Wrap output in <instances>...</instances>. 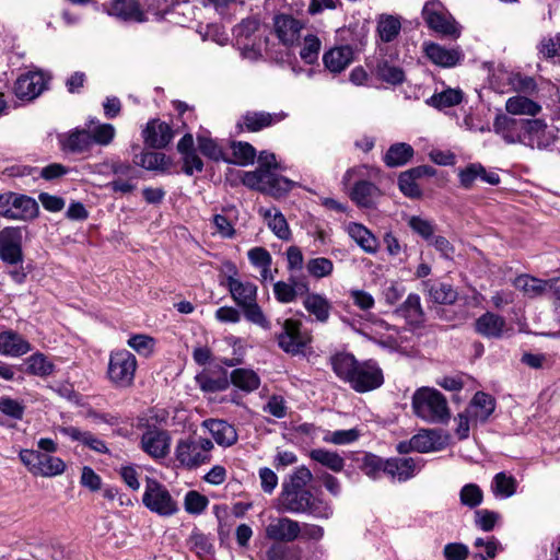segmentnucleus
Wrapping results in <instances>:
<instances>
[{
	"instance_id": "nucleus-1",
	"label": "nucleus",
	"mask_w": 560,
	"mask_h": 560,
	"mask_svg": "<svg viewBox=\"0 0 560 560\" xmlns=\"http://www.w3.org/2000/svg\"><path fill=\"white\" fill-rule=\"evenodd\" d=\"M331 369L357 393H366L384 383L383 371L374 360L358 361L351 353L339 352L330 358Z\"/></svg>"
},
{
	"instance_id": "nucleus-2",
	"label": "nucleus",
	"mask_w": 560,
	"mask_h": 560,
	"mask_svg": "<svg viewBox=\"0 0 560 560\" xmlns=\"http://www.w3.org/2000/svg\"><path fill=\"white\" fill-rule=\"evenodd\" d=\"M415 413L430 423H444L450 417L446 398L436 389L423 387L412 396Z\"/></svg>"
},
{
	"instance_id": "nucleus-3",
	"label": "nucleus",
	"mask_w": 560,
	"mask_h": 560,
	"mask_svg": "<svg viewBox=\"0 0 560 560\" xmlns=\"http://www.w3.org/2000/svg\"><path fill=\"white\" fill-rule=\"evenodd\" d=\"M368 167L359 165L347 170L343 174L341 184L347 189L351 183L353 185L349 190L350 199L360 208H372L381 196L380 188L370 180L364 179Z\"/></svg>"
},
{
	"instance_id": "nucleus-4",
	"label": "nucleus",
	"mask_w": 560,
	"mask_h": 560,
	"mask_svg": "<svg viewBox=\"0 0 560 560\" xmlns=\"http://www.w3.org/2000/svg\"><path fill=\"white\" fill-rule=\"evenodd\" d=\"M242 183L250 189H256L273 197H281L295 185L284 176L277 175L264 167L244 172Z\"/></svg>"
},
{
	"instance_id": "nucleus-5",
	"label": "nucleus",
	"mask_w": 560,
	"mask_h": 560,
	"mask_svg": "<svg viewBox=\"0 0 560 560\" xmlns=\"http://www.w3.org/2000/svg\"><path fill=\"white\" fill-rule=\"evenodd\" d=\"M213 443L206 438L189 436L179 440L175 448L176 460L184 467L196 468L211 459Z\"/></svg>"
},
{
	"instance_id": "nucleus-6",
	"label": "nucleus",
	"mask_w": 560,
	"mask_h": 560,
	"mask_svg": "<svg viewBox=\"0 0 560 560\" xmlns=\"http://www.w3.org/2000/svg\"><path fill=\"white\" fill-rule=\"evenodd\" d=\"M143 505L160 516H171L178 511L177 502L166 487L153 478H147L142 495Z\"/></svg>"
},
{
	"instance_id": "nucleus-7",
	"label": "nucleus",
	"mask_w": 560,
	"mask_h": 560,
	"mask_svg": "<svg viewBox=\"0 0 560 560\" xmlns=\"http://www.w3.org/2000/svg\"><path fill=\"white\" fill-rule=\"evenodd\" d=\"M137 359L128 350L113 351L109 355L107 375L118 388H127L133 384L137 371Z\"/></svg>"
},
{
	"instance_id": "nucleus-8",
	"label": "nucleus",
	"mask_w": 560,
	"mask_h": 560,
	"mask_svg": "<svg viewBox=\"0 0 560 560\" xmlns=\"http://www.w3.org/2000/svg\"><path fill=\"white\" fill-rule=\"evenodd\" d=\"M19 457L34 476L55 477L61 475L66 469V464L61 458L39 451L22 450Z\"/></svg>"
},
{
	"instance_id": "nucleus-9",
	"label": "nucleus",
	"mask_w": 560,
	"mask_h": 560,
	"mask_svg": "<svg viewBox=\"0 0 560 560\" xmlns=\"http://www.w3.org/2000/svg\"><path fill=\"white\" fill-rule=\"evenodd\" d=\"M301 322L288 318L282 324V330L277 335L278 346L287 353L299 354L311 342V337L301 330Z\"/></svg>"
},
{
	"instance_id": "nucleus-10",
	"label": "nucleus",
	"mask_w": 560,
	"mask_h": 560,
	"mask_svg": "<svg viewBox=\"0 0 560 560\" xmlns=\"http://www.w3.org/2000/svg\"><path fill=\"white\" fill-rule=\"evenodd\" d=\"M22 229L8 226L0 231V259L8 266L23 264Z\"/></svg>"
},
{
	"instance_id": "nucleus-11",
	"label": "nucleus",
	"mask_w": 560,
	"mask_h": 560,
	"mask_svg": "<svg viewBox=\"0 0 560 560\" xmlns=\"http://www.w3.org/2000/svg\"><path fill=\"white\" fill-rule=\"evenodd\" d=\"M422 16L433 31L444 35L458 36L454 19L440 1L427 2L422 9Z\"/></svg>"
},
{
	"instance_id": "nucleus-12",
	"label": "nucleus",
	"mask_w": 560,
	"mask_h": 560,
	"mask_svg": "<svg viewBox=\"0 0 560 560\" xmlns=\"http://www.w3.org/2000/svg\"><path fill=\"white\" fill-rule=\"evenodd\" d=\"M556 141V131L541 119H526L522 142L530 148L546 149Z\"/></svg>"
},
{
	"instance_id": "nucleus-13",
	"label": "nucleus",
	"mask_w": 560,
	"mask_h": 560,
	"mask_svg": "<svg viewBox=\"0 0 560 560\" xmlns=\"http://www.w3.org/2000/svg\"><path fill=\"white\" fill-rule=\"evenodd\" d=\"M312 492L306 489H291L282 486L276 509L281 513L303 514L310 508Z\"/></svg>"
},
{
	"instance_id": "nucleus-14",
	"label": "nucleus",
	"mask_w": 560,
	"mask_h": 560,
	"mask_svg": "<svg viewBox=\"0 0 560 560\" xmlns=\"http://www.w3.org/2000/svg\"><path fill=\"white\" fill-rule=\"evenodd\" d=\"M301 524L290 517L271 518L265 528L266 538L276 542H292L300 537Z\"/></svg>"
},
{
	"instance_id": "nucleus-15",
	"label": "nucleus",
	"mask_w": 560,
	"mask_h": 560,
	"mask_svg": "<svg viewBox=\"0 0 560 560\" xmlns=\"http://www.w3.org/2000/svg\"><path fill=\"white\" fill-rule=\"evenodd\" d=\"M475 331L487 339H501L510 336L512 328L506 320L492 312H486L475 322Z\"/></svg>"
},
{
	"instance_id": "nucleus-16",
	"label": "nucleus",
	"mask_w": 560,
	"mask_h": 560,
	"mask_svg": "<svg viewBox=\"0 0 560 560\" xmlns=\"http://www.w3.org/2000/svg\"><path fill=\"white\" fill-rule=\"evenodd\" d=\"M170 442L166 431L149 427L141 436V448L153 458H164L170 452Z\"/></svg>"
},
{
	"instance_id": "nucleus-17",
	"label": "nucleus",
	"mask_w": 560,
	"mask_h": 560,
	"mask_svg": "<svg viewBox=\"0 0 560 560\" xmlns=\"http://www.w3.org/2000/svg\"><path fill=\"white\" fill-rule=\"evenodd\" d=\"M526 119H516L505 114H499L493 121V131L509 143H521Z\"/></svg>"
},
{
	"instance_id": "nucleus-18",
	"label": "nucleus",
	"mask_w": 560,
	"mask_h": 560,
	"mask_svg": "<svg viewBox=\"0 0 560 560\" xmlns=\"http://www.w3.org/2000/svg\"><path fill=\"white\" fill-rule=\"evenodd\" d=\"M434 171L430 166L421 165L402 172L398 177L400 191L409 198L419 199L422 197V189L417 180L423 176H432Z\"/></svg>"
},
{
	"instance_id": "nucleus-19",
	"label": "nucleus",
	"mask_w": 560,
	"mask_h": 560,
	"mask_svg": "<svg viewBox=\"0 0 560 560\" xmlns=\"http://www.w3.org/2000/svg\"><path fill=\"white\" fill-rule=\"evenodd\" d=\"M275 32L279 40L287 46L294 45L303 30V23L288 14H280L273 21Z\"/></svg>"
},
{
	"instance_id": "nucleus-20",
	"label": "nucleus",
	"mask_w": 560,
	"mask_h": 560,
	"mask_svg": "<svg viewBox=\"0 0 560 560\" xmlns=\"http://www.w3.org/2000/svg\"><path fill=\"white\" fill-rule=\"evenodd\" d=\"M46 81L42 72H28L18 78L14 93L21 100H33L45 89Z\"/></svg>"
},
{
	"instance_id": "nucleus-21",
	"label": "nucleus",
	"mask_w": 560,
	"mask_h": 560,
	"mask_svg": "<svg viewBox=\"0 0 560 560\" xmlns=\"http://www.w3.org/2000/svg\"><path fill=\"white\" fill-rule=\"evenodd\" d=\"M422 458H390L384 463V472L399 481H406L422 467Z\"/></svg>"
},
{
	"instance_id": "nucleus-22",
	"label": "nucleus",
	"mask_w": 560,
	"mask_h": 560,
	"mask_svg": "<svg viewBox=\"0 0 560 560\" xmlns=\"http://www.w3.org/2000/svg\"><path fill=\"white\" fill-rule=\"evenodd\" d=\"M284 117L285 115L282 113L270 114L267 112H246L237 122V127L242 130L246 129L250 132H257L281 121Z\"/></svg>"
},
{
	"instance_id": "nucleus-23",
	"label": "nucleus",
	"mask_w": 560,
	"mask_h": 560,
	"mask_svg": "<svg viewBox=\"0 0 560 560\" xmlns=\"http://www.w3.org/2000/svg\"><path fill=\"white\" fill-rule=\"evenodd\" d=\"M106 12L122 21L141 23L147 20L144 12L136 0H113L106 7Z\"/></svg>"
},
{
	"instance_id": "nucleus-24",
	"label": "nucleus",
	"mask_w": 560,
	"mask_h": 560,
	"mask_svg": "<svg viewBox=\"0 0 560 560\" xmlns=\"http://www.w3.org/2000/svg\"><path fill=\"white\" fill-rule=\"evenodd\" d=\"M353 55L351 46H337L323 55V62L331 73H340L353 61Z\"/></svg>"
},
{
	"instance_id": "nucleus-25",
	"label": "nucleus",
	"mask_w": 560,
	"mask_h": 560,
	"mask_svg": "<svg viewBox=\"0 0 560 560\" xmlns=\"http://www.w3.org/2000/svg\"><path fill=\"white\" fill-rule=\"evenodd\" d=\"M142 136L145 144L151 148L161 149L171 142L173 132L167 124L159 120H151L147 124V127L142 131Z\"/></svg>"
},
{
	"instance_id": "nucleus-26",
	"label": "nucleus",
	"mask_w": 560,
	"mask_h": 560,
	"mask_svg": "<svg viewBox=\"0 0 560 560\" xmlns=\"http://www.w3.org/2000/svg\"><path fill=\"white\" fill-rule=\"evenodd\" d=\"M460 186L465 189H470L477 179H480L490 185H498L500 177L495 173H488L486 168L478 163L469 164L458 172Z\"/></svg>"
},
{
	"instance_id": "nucleus-27",
	"label": "nucleus",
	"mask_w": 560,
	"mask_h": 560,
	"mask_svg": "<svg viewBox=\"0 0 560 560\" xmlns=\"http://www.w3.org/2000/svg\"><path fill=\"white\" fill-rule=\"evenodd\" d=\"M228 288L232 299L240 307L257 300V285L253 282L229 277Z\"/></svg>"
},
{
	"instance_id": "nucleus-28",
	"label": "nucleus",
	"mask_w": 560,
	"mask_h": 560,
	"mask_svg": "<svg viewBox=\"0 0 560 560\" xmlns=\"http://www.w3.org/2000/svg\"><path fill=\"white\" fill-rule=\"evenodd\" d=\"M494 408L495 401L489 394L477 392L466 410L472 421L486 422Z\"/></svg>"
},
{
	"instance_id": "nucleus-29",
	"label": "nucleus",
	"mask_w": 560,
	"mask_h": 560,
	"mask_svg": "<svg viewBox=\"0 0 560 560\" xmlns=\"http://www.w3.org/2000/svg\"><path fill=\"white\" fill-rule=\"evenodd\" d=\"M423 292L436 304H453L457 300L456 290L448 283L435 280L422 282Z\"/></svg>"
},
{
	"instance_id": "nucleus-30",
	"label": "nucleus",
	"mask_w": 560,
	"mask_h": 560,
	"mask_svg": "<svg viewBox=\"0 0 560 560\" xmlns=\"http://www.w3.org/2000/svg\"><path fill=\"white\" fill-rule=\"evenodd\" d=\"M31 351V345L13 330L0 332V353L9 357H21Z\"/></svg>"
},
{
	"instance_id": "nucleus-31",
	"label": "nucleus",
	"mask_w": 560,
	"mask_h": 560,
	"mask_svg": "<svg viewBox=\"0 0 560 560\" xmlns=\"http://www.w3.org/2000/svg\"><path fill=\"white\" fill-rule=\"evenodd\" d=\"M346 231L357 245L366 254H375L377 252V238L363 224L350 222L347 225Z\"/></svg>"
},
{
	"instance_id": "nucleus-32",
	"label": "nucleus",
	"mask_w": 560,
	"mask_h": 560,
	"mask_svg": "<svg viewBox=\"0 0 560 560\" xmlns=\"http://www.w3.org/2000/svg\"><path fill=\"white\" fill-rule=\"evenodd\" d=\"M214 441L223 447L232 446L237 441L235 428L224 420L210 419L203 422Z\"/></svg>"
},
{
	"instance_id": "nucleus-33",
	"label": "nucleus",
	"mask_w": 560,
	"mask_h": 560,
	"mask_svg": "<svg viewBox=\"0 0 560 560\" xmlns=\"http://www.w3.org/2000/svg\"><path fill=\"white\" fill-rule=\"evenodd\" d=\"M308 291L305 282H299L290 277L289 282L277 281L273 284V294L278 302L288 304L296 300L298 294Z\"/></svg>"
},
{
	"instance_id": "nucleus-34",
	"label": "nucleus",
	"mask_w": 560,
	"mask_h": 560,
	"mask_svg": "<svg viewBox=\"0 0 560 560\" xmlns=\"http://www.w3.org/2000/svg\"><path fill=\"white\" fill-rule=\"evenodd\" d=\"M412 444L416 452L430 453L442 450L445 441L436 430H422L412 436Z\"/></svg>"
},
{
	"instance_id": "nucleus-35",
	"label": "nucleus",
	"mask_w": 560,
	"mask_h": 560,
	"mask_svg": "<svg viewBox=\"0 0 560 560\" xmlns=\"http://www.w3.org/2000/svg\"><path fill=\"white\" fill-rule=\"evenodd\" d=\"M424 51L433 63L441 67H454L460 59L458 50L446 49L434 43L425 44Z\"/></svg>"
},
{
	"instance_id": "nucleus-36",
	"label": "nucleus",
	"mask_w": 560,
	"mask_h": 560,
	"mask_svg": "<svg viewBox=\"0 0 560 560\" xmlns=\"http://www.w3.org/2000/svg\"><path fill=\"white\" fill-rule=\"evenodd\" d=\"M12 220H27L34 218L37 213L38 206L36 201L25 195H18L12 192L11 198Z\"/></svg>"
},
{
	"instance_id": "nucleus-37",
	"label": "nucleus",
	"mask_w": 560,
	"mask_h": 560,
	"mask_svg": "<svg viewBox=\"0 0 560 560\" xmlns=\"http://www.w3.org/2000/svg\"><path fill=\"white\" fill-rule=\"evenodd\" d=\"M231 383L245 393H252L260 386L259 375L252 369L237 368L231 372Z\"/></svg>"
},
{
	"instance_id": "nucleus-38",
	"label": "nucleus",
	"mask_w": 560,
	"mask_h": 560,
	"mask_svg": "<svg viewBox=\"0 0 560 560\" xmlns=\"http://www.w3.org/2000/svg\"><path fill=\"white\" fill-rule=\"evenodd\" d=\"M397 314L404 317L410 325H420L423 322L424 313L421 306L420 296L410 293L406 301L397 308Z\"/></svg>"
},
{
	"instance_id": "nucleus-39",
	"label": "nucleus",
	"mask_w": 560,
	"mask_h": 560,
	"mask_svg": "<svg viewBox=\"0 0 560 560\" xmlns=\"http://www.w3.org/2000/svg\"><path fill=\"white\" fill-rule=\"evenodd\" d=\"M413 148L405 142L392 144L386 151L383 161L388 167H399L407 164L413 156Z\"/></svg>"
},
{
	"instance_id": "nucleus-40",
	"label": "nucleus",
	"mask_w": 560,
	"mask_h": 560,
	"mask_svg": "<svg viewBox=\"0 0 560 560\" xmlns=\"http://www.w3.org/2000/svg\"><path fill=\"white\" fill-rule=\"evenodd\" d=\"M303 306L310 314L314 315L318 322L326 323L328 320L331 306L329 301L322 294H307L303 301Z\"/></svg>"
},
{
	"instance_id": "nucleus-41",
	"label": "nucleus",
	"mask_w": 560,
	"mask_h": 560,
	"mask_svg": "<svg viewBox=\"0 0 560 560\" xmlns=\"http://www.w3.org/2000/svg\"><path fill=\"white\" fill-rule=\"evenodd\" d=\"M505 109L511 115L536 116L541 106L528 97L516 95L506 100Z\"/></svg>"
},
{
	"instance_id": "nucleus-42",
	"label": "nucleus",
	"mask_w": 560,
	"mask_h": 560,
	"mask_svg": "<svg viewBox=\"0 0 560 560\" xmlns=\"http://www.w3.org/2000/svg\"><path fill=\"white\" fill-rule=\"evenodd\" d=\"M259 26L260 23L258 19L247 18L234 27L233 33L236 37L237 45L243 48L244 55H246L248 43L252 42L253 45L255 44L254 36L259 30Z\"/></svg>"
},
{
	"instance_id": "nucleus-43",
	"label": "nucleus",
	"mask_w": 560,
	"mask_h": 560,
	"mask_svg": "<svg viewBox=\"0 0 560 560\" xmlns=\"http://www.w3.org/2000/svg\"><path fill=\"white\" fill-rule=\"evenodd\" d=\"M310 457L334 472L342 471L346 465V460L342 456L337 452L328 451L326 448L312 450Z\"/></svg>"
},
{
	"instance_id": "nucleus-44",
	"label": "nucleus",
	"mask_w": 560,
	"mask_h": 560,
	"mask_svg": "<svg viewBox=\"0 0 560 560\" xmlns=\"http://www.w3.org/2000/svg\"><path fill=\"white\" fill-rule=\"evenodd\" d=\"M92 145L91 135L86 130H75L62 140L63 150L72 153L88 152Z\"/></svg>"
},
{
	"instance_id": "nucleus-45",
	"label": "nucleus",
	"mask_w": 560,
	"mask_h": 560,
	"mask_svg": "<svg viewBox=\"0 0 560 560\" xmlns=\"http://www.w3.org/2000/svg\"><path fill=\"white\" fill-rule=\"evenodd\" d=\"M463 91L459 89H446L440 93H434L425 103L436 109H444L458 105L463 101Z\"/></svg>"
},
{
	"instance_id": "nucleus-46",
	"label": "nucleus",
	"mask_w": 560,
	"mask_h": 560,
	"mask_svg": "<svg viewBox=\"0 0 560 560\" xmlns=\"http://www.w3.org/2000/svg\"><path fill=\"white\" fill-rule=\"evenodd\" d=\"M401 28L400 19L392 14H382L377 20V33L382 42L390 43L399 34Z\"/></svg>"
},
{
	"instance_id": "nucleus-47",
	"label": "nucleus",
	"mask_w": 560,
	"mask_h": 560,
	"mask_svg": "<svg viewBox=\"0 0 560 560\" xmlns=\"http://www.w3.org/2000/svg\"><path fill=\"white\" fill-rule=\"evenodd\" d=\"M264 217L268 222L269 229L283 241H288L291 237V231L284 215L277 209L264 210Z\"/></svg>"
},
{
	"instance_id": "nucleus-48",
	"label": "nucleus",
	"mask_w": 560,
	"mask_h": 560,
	"mask_svg": "<svg viewBox=\"0 0 560 560\" xmlns=\"http://www.w3.org/2000/svg\"><path fill=\"white\" fill-rule=\"evenodd\" d=\"M26 372L31 375L45 377L54 372V364L40 352L34 353L25 361Z\"/></svg>"
},
{
	"instance_id": "nucleus-49",
	"label": "nucleus",
	"mask_w": 560,
	"mask_h": 560,
	"mask_svg": "<svg viewBox=\"0 0 560 560\" xmlns=\"http://www.w3.org/2000/svg\"><path fill=\"white\" fill-rule=\"evenodd\" d=\"M320 48V39L314 34H308L303 38L300 57L305 63L313 65L318 60Z\"/></svg>"
},
{
	"instance_id": "nucleus-50",
	"label": "nucleus",
	"mask_w": 560,
	"mask_h": 560,
	"mask_svg": "<svg viewBox=\"0 0 560 560\" xmlns=\"http://www.w3.org/2000/svg\"><path fill=\"white\" fill-rule=\"evenodd\" d=\"M372 332L374 334L375 342L382 346L393 347L397 345L396 329L383 320L373 324Z\"/></svg>"
},
{
	"instance_id": "nucleus-51",
	"label": "nucleus",
	"mask_w": 560,
	"mask_h": 560,
	"mask_svg": "<svg viewBox=\"0 0 560 560\" xmlns=\"http://www.w3.org/2000/svg\"><path fill=\"white\" fill-rule=\"evenodd\" d=\"M491 487L494 495L510 498L516 491V480L505 472H498L493 478Z\"/></svg>"
},
{
	"instance_id": "nucleus-52",
	"label": "nucleus",
	"mask_w": 560,
	"mask_h": 560,
	"mask_svg": "<svg viewBox=\"0 0 560 560\" xmlns=\"http://www.w3.org/2000/svg\"><path fill=\"white\" fill-rule=\"evenodd\" d=\"M305 268L311 277L322 279L329 277L332 273L334 262L326 257H316L308 259Z\"/></svg>"
},
{
	"instance_id": "nucleus-53",
	"label": "nucleus",
	"mask_w": 560,
	"mask_h": 560,
	"mask_svg": "<svg viewBox=\"0 0 560 560\" xmlns=\"http://www.w3.org/2000/svg\"><path fill=\"white\" fill-rule=\"evenodd\" d=\"M188 546L191 551H194L198 557L203 558L209 556L213 551V545L211 544L208 536L200 533L199 530H194L188 538Z\"/></svg>"
},
{
	"instance_id": "nucleus-54",
	"label": "nucleus",
	"mask_w": 560,
	"mask_h": 560,
	"mask_svg": "<svg viewBox=\"0 0 560 560\" xmlns=\"http://www.w3.org/2000/svg\"><path fill=\"white\" fill-rule=\"evenodd\" d=\"M460 503L470 509H475L482 503L483 492L476 483H467L459 491Z\"/></svg>"
},
{
	"instance_id": "nucleus-55",
	"label": "nucleus",
	"mask_w": 560,
	"mask_h": 560,
	"mask_svg": "<svg viewBox=\"0 0 560 560\" xmlns=\"http://www.w3.org/2000/svg\"><path fill=\"white\" fill-rule=\"evenodd\" d=\"M234 162L238 165L253 164L256 158L255 148L248 142H234L232 144Z\"/></svg>"
},
{
	"instance_id": "nucleus-56",
	"label": "nucleus",
	"mask_w": 560,
	"mask_h": 560,
	"mask_svg": "<svg viewBox=\"0 0 560 560\" xmlns=\"http://www.w3.org/2000/svg\"><path fill=\"white\" fill-rule=\"evenodd\" d=\"M127 345L138 354L149 357L154 351L155 340L148 335L138 334L131 336L128 339Z\"/></svg>"
},
{
	"instance_id": "nucleus-57",
	"label": "nucleus",
	"mask_w": 560,
	"mask_h": 560,
	"mask_svg": "<svg viewBox=\"0 0 560 560\" xmlns=\"http://www.w3.org/2000/svg\"><path fill=\"white\" fill-rule=\"evenodd\" d=\"M377 75L390 84H400L405 80V72L401 68L389 65L387 61L380 62L377 66Z\"/></svg>"
},
{
	"instance_id": "nucleus-58",
	"label": "nucleus",
	"mask_w": 560,
	"mask_h": 560,
	"mask_svg": "<svg viewBox=\"0 0 560 560\" xmlns=\"http://www.w3.org/2000/svg\"><path fill=\"white\" fill-rule=\"evenodd\" d=\"M198 149L199 151L207 158L219 161L223 159L222 148L217 143L215 140L206 136L198 135L197 136Z\"/></svg>"
},
{
	"instance_id": "nucleus-59",
	"label": "nucleus",
	"mask_w": 560,
	"mask_h": 560,
	"mask_svg": "<svg viewBox=\"0 0 560 560\" xmlns=\"http://www.w3.org/2000/svg\"><path fill=\"white\" fill-rule=\"evenodd\" d=\"M241 308L243 310L244 316L248 322L266 330L271 328V324L265 316L261 307L257 304V300Z\"/></svg>"
},
{
	"instance_id": "nucleus-60",
	"label": "nucleus",
	"mask_w": 560,
	"mask_h": 560,
	"mask_svg": "<svg viewBox=\"0 0 560 560\" xmlns=\"http://www.w3.org/2000/svg\"><path fill=\"white\" fill-rule=\"evenodd\" d=\"M509 83L514 91L533 95L537 92V84L534 78L523 75L521 73H513L509 78Z\"/></svg>"
},
{
	"instance_id": "nucleus-61",
	"label": "nucleus",
	"mask_w": 560,
	"mask_h": 560,
	"mask_svg": "<svg viewBox=\"0 0 560 560\" xmlns=\"http://www.w3.org/2000/svg\"><path fill=\"white\" fill-rule=\"evenodd\" d=\"M89 132L92 138V143L105 147L112 143L116 135V129L110 124H98Z\"/></svg>"
},
{
	"instance_id": "nucleus-62",
	"label": "nucleus",
	"mask_w": 560,
	"mask_h": 560,
	"mask_svg": "<svg viewBox=\"0 0 560 560\" xmlns=\"http://www.w3.org/2000/svg\"><path fill=\"white\" fill-rule=\"evenodd\" d=\"M136 163L150 171H163L167 166L165 154L160 152L142 153Z\"/></svg>"
},
{
	"instance_id": "nucleus-63",
	"label": "nucleus",
	"mask_w": 560,
	"mask_h": 560,
	"mask_svg": "<svg viewBox=\"0 0 560 560\" xmlns=\"http://www.w3.org/2000/svg\"><path fill=\"white\" fill-rule=\"evenodd\" d=\"M359 438V432L355 429L337 430L327 432L323 436V441L336 445H346L354 442Z\"/></svg>"
},
{
	"instance_id": "nucleus-64",
	"label": "nucleus",
	"mask_w": 560,
	"mask_h": 560,
	"mask_svg": "<svg viewBox=\"0 0 560 560\" xmlns=\"http://www.w3.org/2000/svg\"><path fill=\"white\" fill-rule=\"evenodd\" d=\"M208 503V499L197 491H189L185 495V510L189 514L202 513L206 510Z\"/></svg>"
}]
</instances>
